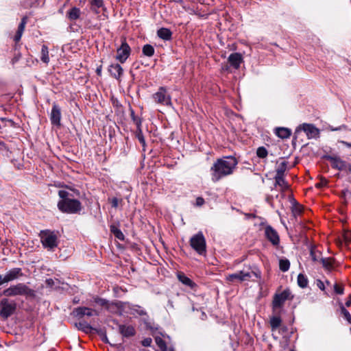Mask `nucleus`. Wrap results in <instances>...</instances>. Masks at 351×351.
<instances>
[{"label": "nucleus", "mask_w": 351, "mask_h": 351, "mask_svg": "<svg viewBox=\"0 0 351 351\" xmlns=\"http://www.w3.org/2000/svg\"><path fill=\"white\" fill-rule=\"evenodd\" d=\"M238 164V160L232 156L218 158L210 168L211 179L214 182L233 173Z\"/></svg>", "instance_id": "f257e3e1"}, {"label": "nucleus", "mask_w": 351, "mask_h": 351, "mask_svg": "<svg viewBox=\"0 0 351 351\" xmlns=\"http://www.w3.org/2000/svg\"><path fill=\"white\" fill-rule=\"evenodd\" d=\"M2 294L6 297H14L18 295H24L26 297H34L35 292L24 283H18L11 285L10 287L4 289Z\"/></svg>", "instance_id": "f03ea898"}, {"label": "nucleus", "mask_w": 351, "mask_h": 351, "mask_svg": "<svg viewBox=\"0 0 351 351\" xmlns=\"http://www.w3.org/2000/svg\"><path fill=\"white\" fill-rule=\"evenodd\" d=\"M58 209L66 213H77L82 209V205L80 201L75 199H66L60 200L58 203Z\"/></svg>", "instance_id": "7ed1b4c3"}, {"label": "nucleus", "mask_w": 351, "mask_h": 351, "mask_svg": "<svg viewBox=\"0 0 351 351\" xmlns=\"http://www.w3.org/2000/svg\"><path fill=\"white\" fill-rule=\"evenodd\" d=\"M190 245L199 255L206 253V243L202 232L193 235L190 239Z\"/></svg>", "instance_id": "20e7f679"}, {"label": "nucleus", "mask_w": 351, "mask_h": 351, "mask_svg": "<svg viewBox=\"0 0 351 351\" xmlns=\"http://www.w3.org/2000/svg\"><path fill=\"white\" fill-rule=\"evenodd\" d=\"M324 158L330 161L332 168L339 171H345L351 173V164L342 160L336 155H326Z\"/></svg>", "instance_id": "39448f33"}, {"label": "nucleus", "mask_w": 351, "mask_h": 351, "mask_svg": "<svg viewBox=\"0 0 351 351\" xmlns=\"http://www.w3.org/2000/svg\"><path fill=\"white\" fill-rule=\"evenodd\" d=\"M252 276H254L255 277L259 278H261V273L259 271H250L242 270V271L236 272L234 274L228 275L226 277V279H227V280L232 282H235V281L243 282V281L249 280Z\"/></svg>", "instance_id": "423d86ee"}, {"label": "nucleus", "mask_w": 351, "mask_h": 351, "mask_svg": "<svg viewBox=\"0 0 351 351\" xmlns=\"http://www.w3.org/2000/svg\"><path fill=\"white\" fill-rule=\"evenodd\" d=\"M41 242L45 247L53 250L58 245V237L54 232L43 230L40 232Z\"/></svg>", "instance_id": "0eeeda50"}, {"label": "nucleus", "mask_w": 351, "mask_h": 351, "mask_svg": "<svg viewBox=\"0 0 351 351\" xmlns=\"http://www.w3.org/2000/svg\"><path fill=\"white\" fill-rule=\"evenodd\" d=\"M16 308V304L14 301L3 298L0 302V316L7 319L11 316Z\"/></svg>", "instance_id": "6e6552de"}, {"label": "nucleus", "mask_w": 351, "mask_h": 351, "mask_svg": "<svg viewBox=\"0 0 351 351\" xmlns=\"http://www.w3.org/2000/svg\"><path fill=\"white\" fill-rule=\"evenodd\" d=\"M153 99L157 104L171 106V97L164 87H160L156 93L153 95Z\"/></svg>", "instance_id": "1a4fd4ad"}, {"label": "nucleus", "mask_w": 351, "mask_h": 351, "mask_svg": "<svg viewBox=\"0 0 351 351\" xmlns=\"http://www.w3.org/2000/svg\"><path fill=\"white\" fill-rule=\"evenodd\" d=\"M300 130H303L306 133L308 138H316L319 136V129L315 127L313 124H301L297 128L295 132H298Z\"/></svg>", "instance_id": "9d476101"}, {"label": "nucleus", "mask_w": 351, "mask_h": 351, "mask_svg": "<svg viewBox=\"0 0 351 351\" xmlns=\"http://www.w3.org/2000/svg\"><path fill=\"white\" fill-rule=\"evenodd\" d=\"M131 53V48L128 44L124 40L121 46L117 49L116 59L121 63H124Z\"/></svg>", "instance_id": "9b49d317"}, {"label": "nucleus", "mask_w": 351, "mask_h": 351, "mask_svg": "<svg viewBox=\"0 0 351 351\" xmlns=\"http://www.w3.org/2000/svg\"><path fill=\"white\" fill-rule=\"evenodd\" d=\"M290 292L289 290H285L280 293L275 295L273 300V308L274 311H276L278 308H281L285 301L289 299Z\"/></svg>", "instance_id": "f8f14e48"}, {"label": "nucleus", "mask_w": 351, "mask_h": 351, "mask_svg": "<svg viewBox=\"0 0 351 351\" xmlns=\"http://www.w3.org/2000/svg\"><path fill=\"white\" fill-rule=\"evenodd\" d=\"M23 276L21 268L15 267L10 269L3 277L5 283L16 280Z\"/></svg>", "instance_id": "ddd939ff"}, {"label": "nucleus", "mask_w": 351, "mask_h": 351, "mask_svg": "<svg viewBox=\"0 0 351 351\" xmlns=\"http://www.w3.org/2000/svg\"><path fill=\"white\" fill-rule=\"evenodd\" d=\"M265 234L267 239L273 244L278 245L279 243V237L277 232L270 226L265 229Z\"/></svg>", "instance_id": "4468645a"}, {"label": "nucleus", "mask_w": 351, "mask_h": 351, "mask_svg": "<svg viewBox=\"0 0 351 351\" xmlns=\"http://www.w3.org/2000/svg\"><path fill=\"white\" fill-rule=\"evenodd\" d=\"M51 122L53 125H60L61 110L59 106L53 104L50 115Z\"/></svg>", "instance_id": "2eb2a0df"}, {"label": "nucleus", "mask_w": 351, "mask_h": 351, "mask_svg": "<svg viewBox=\"0 0 351 351\" xmlns=\"http://www.w3.org/2000/svg\"><path fill=\"white\" fill-rule=\"evenodd\" d=\"M228 60L232 66L238 69L243 62V57L239 53H233L229 56Z\"/></svg>", "instance_id": "dca6fc26"}, {"label": "nucleus", "mask_w": 351, "mask_h": 351, "mask_svg": "<svg viewBox=\"0 0 351 351\" xmlns=\"http://www.w3.org/2000/svg\"><path fill=\"white\" fill-rule=\"evenodd\" d=\"M108 71L112 77L119 80L122 76L123 70L120 64H112L108 68Z\"/></svg>", "instance_id": "f3484780"}, {"label": "nucleus", "mask_w": 351, "mask_h": 351, "mask_svg": "<svg viewBox=\"0 0 351 351\" xmlns=\"http://www.w3.org/2000/svg\"><path fill=\"white\" fill-rule=\"evenodd\" d=\"M120 333L125 337H130L135 335V329L130 325H120L119 326Z\"/></svg>", "instance_id": "a211bd4d"}, {"label": "nucleus", "mask_w": 351, "mask_h": 351, "mask_svg": "<svg viewBox=\"0 0 351 351\" xmlns=\"http://www.w3.org/2000/svg\"><path fill=\"white\" fill-rule=\"evenodd\" d=\"M76 315L79 316L87 315L91 317L94 315H97V312L95 310L87 307H78L75 310Z\"/></svg>", "instance_id": "6ab92c4d"}, {"label": "nucleus", "mask_w": 351, "mask_h": 351, "mask_svg": "<svg viewBox=\"0 0 351 351\" xmlns=\"http://www.w3.org/2000/svg\"><path fill=\"white\" fill-rule=\"evenodd\" d=\"M157 35L161 39L169 40L171 38L172 33L169 29L162 27L157 31Z\"/></svg>", "instance_id": "aec40b11"}, {"label": "nucleus", "mask_w": 351, "mask_h": 351, "mask_svg": "<svg viewBox=\"0 0 351 351\" xmlns=\"http://www.w3.org/2000/svg\"><path fill=\"white\" fill-rule=\"evenodd\" d=\"M178 278L182 284L189 287L191 289H193L196 286L195 283L193 282L189 278L186 276L184 274H178Z\"/></svg>", "instance_id": "412c9836"}, {"label": "nucleus", "mask_w": 351, "mask_h": 351, "mask_svg": "<svg viewBox=\"0 0 351 351\" xmlns=\"http://www.w3.org/2000/svg\"><path fill=\"white\" fill-rule=\"evenodd\" d=\"M80 10L76 7L72 8L68 12L67 16L69 20L75 21L80 16Z\"/></svg>", "instance_id": "4be33fe9"}, {"label": "nucleus", "mask_w": 351, "mask_h": 351, "mask_svg": "<svg viewBox=\"0 0 351 351\" xmlns=\"http://www.w3.org/2000/svg\"><path fill=\"white\" fill-rule=\"evenodd\" d=\"M276 134L281 138H287L290 136L291 131L286 128H278L276 129Z\"/></svg>", "instance_id": "5701e85b"}, {"label": "nucleus", "mask_w": 351, "mask_h": 351, "mask_svg": "<svg viewBox=\"0 0 351 351\" xmlns=\"http://www.w3.org/2000/svg\"><path fill=\"white\" fill-rule=\"evenodd\" d=\"M320 263L327 270H331L333 268L334 260L332 258H321Z\"/></svg>", "instance_id": "b1692460"}, {"label": "nucleus", "mask_w": 351, "mask_h": 351, "mask_svg": "<svg viewBox=\"0 0 351 351\" xmlns=\"http://www.w3.org/2000/svg\"><path fill=\"white\" fill-rule=\"evenodd\" d=\"M288 162L285 160H282L278 164V167L276 169V176H284L285 172L287 170Z\"/></svg>", "instance_id": "393cba45"}, {"label": "nucleus", "mask_w": 351, "mask_h": 351, "mask_svg": "<svg viewBox=\"0 0 351 351\" xmlns=\"http://www.w3.org/2000/svg\"><path fill=\"white\" fill-rule=\"evenodd\" d=\"M276 185L281 187L282 189H287L289 185L284 179V176H275Z\"/></svg>", "instance_id": "a878e982"}, {"label": "nucleus", "mask_w": 351, "mask_h": 351, "mask_svg": "<svg viewBox=\"0 0 351 351\" xmlns=\"http://www.w3.org/2000/svg\"><path fill=\"white\" fill-rule=\"evenodd\" d=\"M40 59L45 64H48L49 62V51L46 45L42 46Z\"/></svg>", "instance_id": "bb28decb"}, {"label": "nucleus", "mask_w": 351, "mask_h": 351, "mask_svg": "<svg viewBox=\"0 0 351 351\" xmlns=\"http://www.w3.org/2000/svg\"><path fill=\"white\" fill-rule=\"evenodd\" d=\"M110 231L111 232L113 233V234L114 235V237L116 238H117L118 239L121 240V241H123L124 240V234H123V232L121 231V230H119L117 227H116L115 226H110Z\"/></svg>", "instance_id": "cd10ccee"}, {"label": "nucleus", "mask_w": 351, "mask_h": 351, "mask_svg": "<svg viewBox=\"0 0 351 351\" xmlns=\"http://www.w3.org/2000/svg\"><path fill=\"white\" fill-rule=\"evenodd\" d=\"M154 48L151 45H145L143 47V53L148 57H152L154 54Z\"/></svg>", "instance_id": "c85d7f7f"}, {"label": "nucleus", "mask_w": 351, "mask_h": 351, "mask_svg": "<svg viewBox=\"0 0 351 351\" xmlns=\"http://www.w3.org/2000/svg\"><path fill=\"white\" fill-rule=\"evenodd\" d=\"M282 320L279 316H274L270 319V325L272 330L278 328L281 324Z\"/></svg>", "instance_id": "c756f323"}, {"label": "nucleus", "mask_w": 351, "mask_h": 351, "mask_svg": "<svg viewBox=\"0 0 351 351\" xmlns=\"http://www.w3.org/2000/svg\"><path fill=\"white\" fill-rule=\"evenodd\" d=\"M290 267V262L288 259H280L279 261V267L280 269L285 272L289 270Z\"/></svg>", "instance_id": "7c9ffc66"}, {"label": "nucleus", "mask_w": 351, "mask_h": 351, "mask_svg": "<svg viewBox=\"0 0 351 351\" xmlns=\"http://www.w3.org/2000/svg\"><path fill=\"white\" fill-rule=\"evenodd\" d=\"M298 284L302 288H305L308 285V279L302 274H300L298 276Z\"/></svg>", "instance_id": "2f4dec72"}, {"label": "nucleus", "mask_w": 351, "mask_h": 351, "mask_svg": "<svg viewBox=\"0 0 351 351\" xmlns=\"http://www.w3.org/2000/svg\"><path fill=\"white\" fill-rule=\"evenodd\" d=\"M78 329L83 330L84 332H88L91 330V326L84 322H80L75 324Z\"/></svg>", "instance_id": "473e14b6"}, {"label": "nucleus", "mask_w": 351, "mask_h": 351, "mask_svg": "<svg viewBox=\"0 0 351 351\" xmlns=\"http://www.w3.org/2000/svg\"><path fill=\"white\" fill-rule=\"evenodd\" d=\"M136 136L138 138V141L141 143V144L143 145V147H145V140L143 134L141 127L136 128Z\"/></svg>", "instance_id": "72a5a7b5"}, {"label": "nucleus", "mask_w": 351, "mask_h": 351, "mask_svg": "<svg viewBox=\"0 0 351 351\" xmlns=\"http://www.w3.org/2000/svg\"><path fill=\"white\" fill-rule=\"evenodd\" d=\"M155 341L161 351H166L167 348L165 341L160 337H155Z\"/></svg>", "instance_id": "f704fd0d"}, {"label": "nucleus", "mask_w": 351, "mask_h": 351, "mask_svg": "<svg viewBox=\"0 0 351 351\" xmlns=\"http://www.w3.org/2000/svg\"><path fill=\"white\" fill-rule=\"evenodd\" d=\"M256 154L258 157L261 158H265L267 157L268 152L264 147H260L257 149Z\"/></svg>", "instance_id": "c9c22d12"}, {"label": "nucleus", "mask_w": 351, "mask_h": 351, "mask_svg": "<svg viewBox=\"0 0 351 351\" xmlns=\"http://www.w3.org/2000/svg\"><path fill=\"white\" fill-rule=\"evenodd\" d=\"M340 309H341V312L343 314L344 318L350 324H351V315H350V313L346 310V308L342 304L340 305Z\"/></svg>", "instance_id": "e433bc0d"}, {"label": "nucleus", "mask_w": 351, "mask_h": 351, "mask_svg": "<svg viewBox=\"0 0 351 351\" xmlns=\"http://www.w3.org/2000/svg\"><path fill=\"white\" fill-rule=\"evenodd\" d=\"M292 212L295 216L300 215L302 212V206L299 204H295L292 207Z\"/></svg>", "instance_id": "4c0bfd02"}, {"label": "nucleus", "mask_w": 351, "mask_h": 351, "mask_svg": "<svg viewBox=\"0 0 351 351\" xmlns=\"http://www.w3.org/2000/svg\"><path fill=\"white\" fill-rule=\"evenodd\" d=\"M58 195L62 199L61 200H64L66 199H71L72 195L67 191L64 190H60L58 191Z\"/></svg>", "instance_id": "58836bf2"}, {"label": "nucleus", "mask_w": 351, "mask_h": 351, "mask_svg": "<svg viewBox=\"0 0 351 351\" xmlns=\"http://www.w3.org/2000/svg\"><path fill=\"white\" fill-rule=\"evenodd\" d=\"M320 252H315L313 250H311V256L313 261L315 262H320Z\"/></svg>", "instance_id": "ea45409f"}, {"label": "nucleus", "mask_w": 351, "mask_h": 351, "mask_svg": "<svg viewBox=\"0 0 351 351\" xmlns=\"http://www.w3.org/2000/svg\"><path fill=\"white\" fill-rule=\"evenodd\" d=\"M131 117H132V119L134 121V123H135V125H136V128H141V119L138 117H136L135 115H134V111H132L131 112Z\"/></svg>", "instance_id": "a19ab883"}, {"label": "nucleus", "mask_w": 351, "mask_h": 351, "mask_svg": "<svg viewBox=\"0 0 351 351\" xmlns=\"http://www.w3.org/2000/svg\"><path fill=\"white\" fill-rule=\"evenodd\" d=\"M91 5L93 8H99L103 6V0H93Z\"/></svg>", "instance_id": "79ce46f5"}, {"label": "nucleus", "mask_w": 351, "mask_h": 351, "mask_svg": "<svg viewBox=\"0 0 351 351\" xmlns=\"http://www.w3.org/2000/svg\"><path fill=\"white\" fill-rule=\"evenodd\" d=\"M94 301L95 303L98 304L99 305H100L101 306H104L107 304V302L106 300L99 298H95Z\"/></svg>", "instance_id": "37998d69"}, {"label": "nucleus", "mask_w": 351, "mask_h": 351, "mask_svg": "<svg viewBox=\"0 0 351 351\" xmlns=\"http://www.w3.org/2000/svg\"><path fill=\"white\" fill-rule=\"evenodd\" d=\"M334 289L337 294L341 295L343 293V288L337 284L334 285Z\"/></svg>", "instance_id": "c03bdc74"}, {"label": "nucleus", "mask_w": 351, "mask_h": 351, "mask_svg": "<svg viewBox=\"0 0 351 351\" xmlns=\"http://www.w3.org/2000/svg\"><path fill=\"white\" fill-rule=\"evenodd\" d=\"M152 342V340L151 338L149 337H147V338H145L144 339L143 341H142V345L145 347H148V346H151V343Z\"/></svg>", "instance_id": "a18cd8bd"}, {"label": "nucleus", "mask_w": 351, "mask_h": 351, "mask_svg": "<svg viewBox=\"0 0 351 351\" xmlns=\"http://www.w3.org/2000/svg\"><path fill=\"white\" fill-rule=\"evenodd\" d=\"M204 204V199L202 197H198L196 199V206H201Z\"/></svg>", "instance_id": "49530a36"}, {"label": "nucleus", "mask_w": 351, "mask_h": 351, "mask_svg": "<svg viewBox=\"0 0 351 351\" xmlns=\"http://www.w3.org/2000/svg\"><path fill=\"white\" fill-rule=\"evenodd\" d=\"M327 182L325 179H322L319 182L315 184L317 188H321L326 184Z\"/></svg>", "instance_id": "de8ad7c7"}, {"label": "nucleus", "mask_w": 351, "mask_h": 351, "mask_svg": "<svg viewBox=\"0 0 351 351\" xmlns=\"http://www.w3.org/2000/svg\"><path fill=\"white\" fill-rule=\"evenodd\" d=\"M111 204L112 207L117 208L119 205V199L116 197L112 198Z\"/></svg>", "instance_id": "09e8293b"}, {"label": "nucleus", "mask_w": 351, "mask_h": 351, "mask_svg": "<svg viewBox=\"0 0 351 351\" xmlns=\"http://www.w3.org/2000/svg\"><path fill=\"white\" fill-rule=\"evenodd\" d=\"M317 287L321 289V290H324L325 289V287H324V282L322 281V280H317Z\"/></svg>", "instance_id": "8fccbe9b"}, {"label": "nucleus", "mask_w": 351, "mask_h": 351, "mask_svg": "<svg viewBox=\"0 0 351 351\" xmlns=\"http://www.w3.org/2000/svg\"><path fill=\"white\" fill-rule=\"evenodd\" d=\"M25 25H24L23 24H19V27H18V30H17V32L19 33H21L23 34V32H24V29H25Z\"/></svg>", "instance_id": "3c124183"}, {"label": "nucleus", "mask_w": 351, "mask_h": 351, "mask_svg": "<svg viewBox=\"0 0 351 351\" xmlns=\"http://www.w3.org/2000/svg\"><path fill=\"white\" fill-rule=\"evenodd\" d=\"M25 25H24L23 24H19V27H18V30H17V32L19 33H21L23 34V32H24V29H25Z\"/></svg>", "instance_id": "603ef678"}, {"label": "nucleus", "mask_w": 351, "mask_h": 351, "mask_svg": "<svg viewBox=\"0 0 351 351\" xmlns=\"http://www.w3.org/2000/svg\"><path fill=\"white\" fill-rule=\"evenodd\" d=\"M21 36H22V34L19 33V32H16V35L14 36V41L16 42V43L19 42L21 40Z\"/></svg>", "instance_id": "864d4df0"}, {"label": "nucleus", "mask_w": 351, "mask_h": 351, "mask_svg": "<svg viewBox=\"0 0 351 351\" xmlns=\"http://www.w3.org/2000/svg\"><path fill=\"white\" fill-rule=\"evenodd\" d=\"M351 305V295H349L348 300L346 302V306H350Z\"/></svg>", "instance_id": "5fc2aeb1"}, {"label": "nucleus", "mask_w": 351, "mask_h": 351, "mask_svg": "<svg viewBox=\"0 0 351 351\" xmlns=\"http://www.w3.org/2000/svg\"><path fill=\"white\" fill-rule=\"evenodd\" d=\"M339 143L345 145L346 146H347L348 147H351V143H348V142L344 141H340Z\"/></svg>", "instance_id": "6e6d98bb"}, {"label": "nucleus", "mask_w": 351, "mask_h": 351, "mask_svg": "<svg viewBox=\"0 0 351 351\" xmlns=\"http://www.w3.org/2000/svg\"><path fill=\"white\" fill-rule=\"evenodd\" d=\"M342 128H346V126L345 125H341L339 128H331V130L332 131H336V130H341Z\"/></svg>", "instance_id": "4d7b16f0"}, {"label": "nucleus", "mask_w": 351, "mask_h": 351, "mask_svg": "<svg viewBox=\"0 0 351 351\" xmlns=\"http://www.w3.org/2000/svg\"><path fill=\"white\" fill-rule=\"evenodd\" d=\"M21 24H23L24 25H26V18L25 17L22 19Z\"/></svg>", "instance_id": "13d9d810"}, {"label": "nucleus", "mask_w": 351, "mask_h": 351, "mask_svg": "<svg viewBox=\"0 0 351 351\" xmlns=\"http://www.w3.org/2000/svg\"><path fill=\"white\" fill-rule=\"evenodd\" d=\"M4 281H3V277L0 274V285L4 284Z\"/></svg>", "instance_id": "bf43d9fd"}, {"label": "nucleus", "mask_w": 351, "mask_h": 351, "mask_svg": "<svg viewBox=\"0 0 351 351\" xmlns=\"http://www.w3.org/2000/svg\"><path fill=\"white\" fill-rule=\"evenodd\" d=\"M101 67L100 68H97V73L98 75H101Z\"/></svg>", "instance_id": "052dcab7"}, {"label": "nucleus", "mask_w": 351, "mask_h": 351, "mask_svg": "<svg viewBox=\"0 0 351 351\" xmlns=\"http://www.w3.org/2000/svg\"><path fill=\"white\" fill-rule=\"evenodd\" d=\"M103 340H104L105 342H106V343H109V342H108V339H107V337H105L103 339Z\"/></svg>", "instance_id": "680f3d73"}, {"label": "nucleus", "mask_w": 351, "mask_h": 351, "mask_svg": "<svg viewBox=\"0 0 351 351\" xmlns=\"http://www.w3.org/2000/svg\"><path fill=\"white\" fill-rule=\"evenodd\" d=\"M140 315H145V313L143 311H141V312L139 313Z\"/></svg>", "instance_id": "e2e57ef3"}, {"label": "nucleus", "mask_w": 351, "mask_h": 351, "mask_svg": "<svg viewBox=\"0 0 351 351\" xmlns=\"http://www.w3.org/2000/svg\"><path fill=\"white\" fill-rule=\"evenodd\" d=\"M169 304H170L171 306L173 307L172 302H169Z\"/></svg>", "instance_id": "0e129e2a"}]
</instances>
